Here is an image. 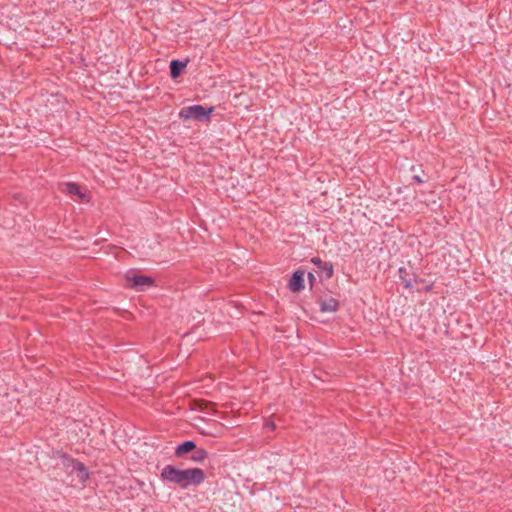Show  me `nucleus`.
<instances>
[{
  "instance_id": "f257e3e1",
  "label": "nucleus",
  "mask_w": 512,
  "mask_h": 512,
  "mask_svg": "<svg viewBox=\"0 0 512 512\" xmlns=\"http://www.w3.org/2000/svg\"><path fill=\"white\" fill-rule=\"evenodd\" d=\"M164 482L178 485L185 489L190 486H199L205 480V473L200 468L179 469L174 465H166L160 473Z\"/></svg>"
},
{
  "instance_id": "f03ea898",
  "label": "nucleus",
  "mask_w": 512,
  "mask_h": 512,
  "mask_svg": "<svg viewBox=\"0 0 512 512\" xmlns=\"http://www.w3.org/2000/svg\"><path fill=\"white\" fill-rule=\"evenodd\" d=\"M214 111V107L206 108L202 105H192L183 107L180 112L179 116L181 119L188 120V119H194L198 121L203 120H209V116Z\"/></svg>"
},
{
  "instance_id": "7ed1b4c3",
  "label": "nucleus",
  "mask_w": 512,
  "mask_h": 512,
  "mask_svg": "<svg viewBox=\"0 0 512 512\" xmlns=\"http://www.w3.org/2000/svg\"><path fill=\"white\" fill-rule=\"evenodd\" d=\"M61 458L63 465L67 468H71V472H76L81 482H85L89 478V473L83 463L75 461L65 454H63Z\"/></svg>"
},
{
  "instance_id": "20e7f679",
  "label": "nucleus",
  "mask_w": 512,
  "mask_h": 512,
  "mask_svg": "<svg viewBox=\"0 0 512 512\" xmlns=\"http://www.w3.org/2000/svg\"><path fill=\"white\" fill-rule=\"evenodd\" d=\"M62 187L63 192L70 196L77 197V200H79L80 202H89V196L85 191L82 190V188L78 184L69 182L64 183Z\"/></svg>"
},
{
  "instance_id": "39448f33",
  "label": "nucleus",
  "mask_w": 512,
  "mask_h": 512,
  "mask_svg": "<svg viewBox=\"0 0 512 512\" xmlns=\"http://www.w3.org/2000/svg\"><path fill=\"white\" fill-rule=\"evenodd\" d=\"M289 289L292 292H300L304 289V273L302 271H295L289 281Z\"/></svg>"
},
{
  "instance_id": "423d86ee",
  "label": "nucleus",
  "mask_w": 512,
  "mask_h": 512,
  "mask_svg": "<svg viewBox=\"0 0 512 512\" xmlns=\"http://www.w3.org/2000/svg\"><path fill=\"white\" fill-rule=\"evenodd\" d=\"M131 286L137 290H143L145 287H149L153 284V279L148 276L134 275L130 278Z\"/></svg>"
},
{
  "instance_id": "0eeeda50",
  "label": "nucleus",
  "mask_w": 512,
  "mask_h": 512,
  "mask_svg": "<svg viewBox=\"0 0 512 512\" xmlns=\"http://www.w3.org/2000/svg\"><path fill=\"white\" fill-rule=\"evenodd\" d=\"M319 304L321 312H335L339 307L338 300L333 297L322 298Z\"/></svg>"
},
{
  "instance_id": "6e6552de",
  "label": "nucleus",
  "mask_w": 512,
  "mask_h": 512,
  "mask_svg": "<svg viewBox=\"0 0 512 512\" xmlns=\"http://www.w3.org/2000/svg\"><path fill=\"white\" fill-rule=\"evenodd\" d=\"M196 444L192 440L184 441L182 444L178 445L175 449V456L181 457L182 455L189 453L195 450Z\"/></svg>"
},
{
  "instance_id": "1a4fd4ad",
  "label": "nucleus",
  "mask_w": 512,
  "mask_h": 512,
  "mask_svg": "<svg viewBox=\"0 0 512 512\" xmlns=\"http://www.w3.org/2000/svg\"><path fill=\"white\" fill-rule=\"evenodd\" d=\"M186 67L185 62H181L179 60H172L170 62V74L172 78H177L181 71Z\"/></svg>"
},
{
  "instance_id": "9d476101",
  "label": "nucleus",
  "mask_w": 512,
  "mask_h": 512,
  "mask_svg": "<svg viewBox=\"0 0 512 512\" xmlns=\"http://www.w3.org/2000/svg\"><path fill=\"white\" fill-rule=\"evenodd\" d=\"M311 263H313L315 266H317L320 269L326 270L328 277L332 276L333 267H332L331 263L323 262L319 257H313L311 259Z\"/></svg>"
},
{
  "instance_id": "9b49d317",
  "label": "nucleus",
  "mask_w": 512,
  "mask_h": 512,
  "mask_svg": "<svg viewBox=\"0 0 512 512\" xmlns=\"http://www.w3.org/2000/svg\"><path fill=\"white\" fill-rule=\"evenodd\" d=\"M208 456V453L205 449H196L193 450V454L191 455V460L194 462H202L204 461Z\"/></svg>"
},
{
  "instance_id": "f8f14e48",
  "label": "nucleus",
  "mask_w": 512,
  "mask_h": 512,
  "mask_svg": "<svg viewBox=\"0 0 512 512\" xmlns=\"http://www.w3.org/2000/svg\"><path fill=\"white\" fill-rule=\"evenodd\" d=\"M413 180L419 184L423 183L422 178L418 175L413 176Z\"/></svg>"
},
{
  "instance_id": "ddd939ff",
  "label": "nucleus",
  "mask_w": 512,
  "mask_h": 512,
  "mask_svg": "<svg viewBox=\"0 0 512 512\" xmlns=\"http://www.w3.org/2000/svg\"><path fill=\"white\" fill-rule=\"evenodd\" d=\"M266 427L269 428L270 430H274L275 424L273 422H268V423H266Z\"/></svg>"
}]
</instances>
